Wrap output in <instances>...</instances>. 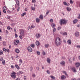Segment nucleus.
<instances>
[{
  "label": "nucleus",
  "instance_id": "8",
  "mask_svg": "<svg viewBox=\"0 0 80 80\" xmlns=\"http://www.w3.org/2000/svg\"><path fill=\"white\" fill-rule=\"evenodd\" d=\"M36 44L37 46H39V45H40V42L38 41H37L36 42Z\"/></svg>",
  "mask_w": 80,
  "mask_h": 80
},
{
  "label": "nucleus",
  "instance_id": "44",
  "mask_svg": "<svg viewBox=\"0 0 80 80\" xmlns=\"http://www.w3.org/2000/svg\"><path fill=\"white\" fill-rule=\"evenodd\" d=\"M8 13H12V12H11V11H10L9 10H8Z\"/></svg>",
  "mask_w": 80,
  "mask_h": 80
},
{
  "label": "nucleus",
  "instance_id": "49",
  "mask_svg": "<svg viewBox=\"0 0 80 80\" xmlns=\"http://www.w3.org/2000/svg\"><path fill=\"white\" fill-rule=\"evenodd\" d=\"M55 31H56V28H54L53 30V32H55Z\"/></svg>",
  "mask_w": 80,
  "mask_h": 80
},
{
  "label": "nucleus",
  "instance_id": "29",
  "mask_svg": "<svg viewBox=\"0 0 80 80\" xmlns=\"http://www.w3.org/2000/svg\"><path fill=\"white\" fill-rule=\"evenodd\" d=\"M3 54V51L2 50H1L0 51V55H2V54Z\"/></svg>",
  "mask_w": 80,
  "mask_h": 80
},
{
  "label": "nucleus",
  "instance_id": "20",
  "mask_svg": "<svg viewBox=\"0 0 80 80\" xmlns=\"http://www.w3.org/2000/svg\"><path fill=\"white\" fill-rule=\"evenodd\" d=\"M29 28L30 29H32V28H34V27H35L33 25H32L31 27L29 26Z\"/></svg>",
  "mask_w": 80,
  "mask_h": 80
},
{
  "label": "nucleus",
  "instance_id": "14",
  "mask_svg": "<svg viewBox=\"0 0 80 80\" xmlns=\"http://www.w3.org/2000/svg\"><path fill=\"white\" fill-rule=\"evenodd\" d=\"M63 3L64 5H66V6H68V5H70V4H69V3H68L67 4V2H63Z\"/></svg>",
  "mask_w": 80,
  "mask_h": 80
},
{
  "label": "nucleus",
  "instance_id": "7",
  "mask_svg": "<svg viewBox=\"0 0 80 80\" xmlns=\"http://www.w3.org/2000/svg\"><path fill=\"white\" fill-rule=\"evenodd\" d=\"M65 61H62L60 62V64L61 65L64 66L65 65Z\"/></svg>",
  "mask_w": 80,
  "mask_h": 80
},
{
  "label": "nucleus",
  "instance_id": "45",
  "mask_svg": "<svg viewBox=\"0 0 80 80\" xmlns=\"http://www.w3.org/2000/svg\"><path fill=\"white\" fill-rule=\"evenodd\" d=\"M36 68L37 69L38 71L39 70H40V68H39V67H37Z\"/></svg>",
  "mask_w": 80,
  "mask_h": 80
},
{
  "label": "nucleus",
  "instance_id": "23",
  "mask_svg": "<svg viewBox=\"0 0 80 80\" xmlns=\"http://www.w3.org/2000/svg\"><path fill=\"white\" fill-rule=\"evenodd\" d=\"M31 47L32 48H35V44H31L30 45Z\"/></svg>",
  "mask_w": 80,
  "mask_h": 80
},
{
  "label": "nucleus",
  "instance_id": "34",
  "mask_svg": "<svg viewBox=\"0 0 80 80\" xmlns=\"http://www.w3.org/2000/svg\"><path fill=\"white\" fill-rule=\"evenodd\" d=\"M63 35H67V33L66 32H65L63 33Z\"/></svg>",
  "mask_w": 80,
  "mask_h": 80
},
{
  "label": "nucleus",
  "instance_id": "54",
  "mask_svg": "<svg viewBox=\"0 0 80 80\" xmlns=\"http://www.w3.org/2000/svg\"><path fill=\"white\" fill-rule=\"evenodd\" d=\"M3 8L4 10H7V8H6V7L5 6H4L3 7Z\"/></svg>",
  "mask_w": 80,
  "mask_h": 80
},
{
  "label": "nucleus",
  "instance_id": "64",
  "mask_svg": "<svg viewBox=\"0 0 80 80\" xmlns=\"http://www.w3.org/2000/svg\"><path fill=\"white\" fill-rule=\"evenodd\" d=\"M77 48H80V46L78 45V46H77Z\"/></svg>",
  "mask_w": 80,
  "mask_h": 80
},
{
  "label": "nucleus",
  "instance_id": "9",
  "mask_svg": "<svg viewBox=\"0 0 80 80\" xmlns=\"http://www.w3.org/2000/svg\"><path fill=\"white\" fill-rule=\"evenodd\" d=\"M80 63L79 62H77L76 64V67H80Z\"/></svg>",
  "mask_w": 80,
  "mask_h": 80
},
{
  "label": "nucleus",
  "instance_id": "32",
  "mask_svg": "<svg viewBox=\"0 0 80 80\" xmlns=\"http://www.w3.org/2000/svg\"><path fill=\"white\" fill-rule=\"evenodd\" d=\"M3 45L5 46V45H6V42L5 41H3V43H2Z\"/></svg>",
  "mask_w": 80,
  "mask_h": 80
},
{
  "label": "nucleus",
  "instance_id": "37",
  "mask_svg": "<svg viewBox=\"0 0 80 80\" xmlns=\"http://www.w3.org/2000/svg\"><path fill=\"white\" fill-rule=\"evenodd\" d=\"M47 72L48 74H50V71L48 70L47 71Z\"/></svg>",
  "mask_w": 80,
  "mask_h": 80
},
{
  "label": "nucleus",
  "instance_id": "58",
  "mask_svg": "<svg viewBox=\"0 0 80 80\" xmlns=\"http://www.w3.org/2000/svg\"><path fill=\"white\" fill-rule=\"evenodd\" d=\"M19 38L20 39H22V36H20Z\"/></svg>",
  "mask_w": 80,
  "mask_h": 80
},
{
  "label": "nucleus",
  "instance_id": "21",
  "mask_svg": "<svg viewBox=\"0 0 80 80\" xmlns=\"http://www.w3.org/2000/svg\"><path fill=\"white\" fill-rule=\"evenodd\" d=\"M15 52L18 53H19L20 52V50H19L18 49H16L15 50Z\"/></svg>",
  "mask_w": 80,
  "mask_h": 80
},
{
  "label": "nucleus",
  "instance_id": "25",
  "mask_svg": "<svg viewBox=\"0 0 80 80\" xmlns=\"http://www.w3.org/2000/svg\"><path fill=\"white\" fill-rule=\"evenodd\" d=\"M51 78L53 80H55V77H54V76H51Z\"/></svg>",
  "mask_w": 80,
  "mask_h": 80
},
{
  "label": "nucleus",
  "instance_id": "60",
  "mask_svg": "<svg viewBox=\"0 0 80 80\" xmlns=\"http://www.w3.org/2000/svg\"><path fill=\"white\" fill-rule=\"evenodd\" d=\"M11 67L12 68H14V66H13V65H11Z\"/></svg>",
  "mask_w": 80,
  "mask_h": 80
},
{
  "label": "nucleus",
  "instance_id": "26",
  "mask_svg": "<svg viewBox=\"0 0 80 80\" xmlns=\"http://www.w3.org/2000/svg\"><path fill=\"white\" fill-rule=\"evenodd\" d=\"M20 10V5H18V9L17 10V12H18Z\"/></svg>",
  "mask_w": 80,
  "mask_h": 80
},
{
  "label": "nucleus",
  "instance_id": "56",
  "mask_svg": "<svg viewBox=\"0 0 80 80\" xmlns=\"http://www.w3.org/2000/svg\"><path fill=\"white\" fill-rule=\"evenodd\" d=\"M31 8H32V10H35V8H34L32 7Z\"/></svg>",
  "mask_w": 80,
  "mask_h": 80
},
{
  "label": "nucleus",
  "instance_id": "13",
  "mask_svg": "<svg viewBox=\"0 0 80 80\" xmlns=\"http://www.w3.org/2000/svg\"><path fill=\"white\" fill-rule=\"evenodd\" d=\"M39 18L41 20H43V15L42 14L41 15L39 16Z\"/></svg>",
  "mask_w": 80,
  "mask_h": 80
},
{
  "label": "nucleus",
  "instance_id": "55",
  "mask_svg": "<svg viewBox=\"0 0 80 80\" xmlns=\"http://www.w3.org/2000/svg\"><path fill=\"white\" fill-rule=\"evenodd\" d=\"M3 13H6V11H5V10L3 9Z\"/></svg>",
  "mask_w": 80,
  "mask_h": 80
},
{
  "label": "nucleus",
  "instance_id": "57",
  "mask_svg": "<svg viewBox=\"0 0 80 80\" xmlns=\"http://www.w3.org/2000/svg\"><path fill=\"white\" fill-rule=\"evenodd\" d=\"M32 2H36V1L35 0H32Z\"/></svg>",
  "mask_w": 80,
  "mask_h": 80
},
{
  "label": "nucleus",
  "instance_id": "19",
  "mask_svg": "<svg viewBox=\"0 0 80 80\" xmlns=\"http://www.w3.org/2000/svg\"><path fill=\"white\" fill-rule=\"evenodd\" d=\"M15 1H16L17 5H19V1L18 0H15Z\"/></svg>",
  "mask_w": 80,
  "mask_h": 80
},
{
  "label": "nucleus",
  "instance_id": "39",
  "mask_svg": "<svg viewBox=\"0 0 80 80\" xmlns=\"http://www.w3.org/2000/svg\"><path fill=\"white\" fill-rule=\"evenodd\" d=\"M42 54L43 55H46V53H45V52L43 51L42 52Z\"/></svg>",
  "mask_w": 80,
  "mask_h": 80
},
{
  "label": "nucleus",
  "instance_id": "35",
  "mask_svg": "<svg viewBox=\"0 0 80 80\" xmlns=\"http://www.w3.org/2000/svg\"><path fill=\"white\" fill-rule=\"evenodd\" d=\"M32 69H33V67H32V66L30 67V71H31V72H32Z\"/></svg>",
  "mask_w": 80,
  "mask_h": 80
},
{
  "label": "nucleus",
  "instance_id": "3",
  "mask_svg": "<svg viewBox=\"0 0 80 80\" xmlns=\"http://www.w3.org/2000/svg\"><path fill=\"white\" fill-rule=\"evenodd\" d=\"M16 74V73L15 72H13V73H12L11 74V77L12 78H13L14 79H15V78H16L17 76L15 75Z\"/></svg>",
  "mask_w": 80,
  "mask_h": 80
},
{
  "label": "nucleus",
  "instance_id": "59",
  "mask_svg": "<svg viewBox=\"0 0 80 80\" xmlns=\"http://www.w3.org/2000/svg\"><path fill=\"white\" fill-rule=\"evenodd\" d=\"M7 28L8 30H10V27H8Z\"/></svg>",
  "mask_w": 80,
  "mask_h": 80
},
{
  "label": "nucleus",
  "instance_id": "46",
  "mask_svg": "<svg viewBox=\"0 0 80 80\" xmlns=\"http://www.w3.org/2000/svg\"><path fill=\"white\" fill-rule=\"evenodd\" d=\"M50 21L51 22H53V20L52 19H51L50 20Z\"/></svg>",
  "mask_w": 80,
  "mask_h": 80
},
{
  "label": "nucleus",
  "instance_id": "52",
  "mask_svg": "<svg viewBox=\"0 0 80 80\" xmlns=\"http://www.w3.org/2000/svg\"><path fill=\"white\" fill-rule=\"evenodd\" d=\"M17 75L18 76H19V75H20V73L19 72H17Z\"/></svg>",
  "mask_w": 80,
  "mask_h": 80
},
{
  "label": "nucleus",
  "instance_id": "24",
  "mask_svg": "<svg viewBox=\"0 0 80 80\" xmlns=\"http://www.w3.org/2000/svg\"><path fill=\"white\" fill-rule=\"evenodd\" d=\"M36 36L37 38H40V34H38V35H36Z\"/></svg>",
  "mask_w": 80,
  "mask_h": 80
},
{
  "label": "nucleus",
  "instance_id": "42",
  "mask_svg": "<svg viewBox=\"0 0 80 80\" xmlns=\"http://www.w3.org/2000/svg\"><path fill=\"white\" fill-rule=\"evenodd\" d=\"M70 2L71 4H73V1L72 0H70Z\"/></svg>",
  "mask_w": 80,
  "mask_h": 80
},
{
  "label": "nucleus",
  "instance_id": "41",
  "mask_svg": "<svg viewBox=\"0 0 80 80\" xmlns=\"http://www.w3.org/2000/svg\"><path fill=\"white\" fill-rule=\"evenodd\" d=\"M68 60H69V62H71V63H72V61H71V58H68Z\"/></svg>",
  "mask_w": 80,
  "mask_h": 80
},
{
  "label": "nucleus",
  "instance_id": "47",
  "mask_svg": "<svg viewBox=\"0 0 80 80\" xmlns=\"http://www.w3.org/2000/svg\"><path fill=\"white\" fill-rule=\"evenodd\" d=\"M55 24L54 23H53L52 24V28H53L54 27H55Z\"/></svg>",
  "mask_w": 80,
  "mask_h": 80
},
{
  "label": "nucleus",
  "instance_id": "5",
  "mask_svg": "<svg viewBox=\"0 0 80 80\" xmlns=\"http://www.w3.org/2000/svg\"><path fill=\"white\" fill-rule=\"evenodd\" d=\"M71 69L72 70L73 72H77V71L76 70V69L74 67H72L71 68Z\"/></svg>",
  "mask_w": 80,
  "mask_h": 80
},
{
  "label": "nucleus",
  "instance_id": "61",
  "mask_svg": "<svg viewBox=\"0 0 80 80\" xmlns=\"http://www.w3.org/2000/svg\"><path fill=\"white\" fill-rule=\"evenodd\" d=\"M10 17H11V16H8L7 18H8V19H10Z\"/></svg>",
  "mask_w": 80,
  "mask_h": 80
},
{
  "label": "nucleus",
  "instance_id": "6",
  "mask_svg": "<svg viewBox=\"0 0 80 80\" xmlns=\"http://www.w3.org/2000/svg\"><path fill=\"white\" fill-rule=\"evenodd\" d=\"M28 50L29 52H32V49L30 46L28 48Z\"/></svg>",
  "mask_w": 80,
  "mask_h": 80
},
{
  "label": "nucleus",
  "instance_id": "4",
  "mask_svg": "<svg viewBox=\"0 0 80 80\" xmlns=\"http://www.w3.org/2000/svg\"><path fill=\"white\" fill-rule=\"evenodd\" d=\"M20 33L22 36H24V31L23 29H21L20 31Z\"/></svg>",
  "mask_w": 80,
  "mask_h": 80
},
{
  "label": "nucleus",
  "instance_id": "31",
  "mask_svg": "<svg viewBox=\"0 0 80 80\" xmlns=\"http://www.w3.org/2000/svg\"><path fill=\"white\" fill-rule=\"evenodd\" d=\"M16 42L17 43H20V41H19V40L18 39H17L16 41Z\"/></svg>",
  "mask_w": 80,
  "mask_h": 80
},
{
  "label": "nucleus",
  "instance_id": "17",
  "mask_svg": "<svg viewBox=\"0 0 80 80\" xmlns=\"http://www.w3.org/2000/svg\"><path fill=\"white\" fill-rule=\"evenodd\" d=\"M40 19H39L38 18H36V22L37 23H38L39 22H40Z\"/></svg>",
  "mask_w": 80,
  "mask_h": 80
},
{
  "label": "nucleus",
  "instance_id": "63",
  "mask_svg": "<svg viewBox=\"0 0 80 80\" xmlns=\"http://www.w3.org/2000/svg\"><path fill=\"white\" fill-rule=\"evenodd\" d=\"M19 73H21V74H22V73H23V72L22 71H20Z\"/></svg>",
  "mask_w": 80,
  "mask_h": 80
},
{
  "label": "nucleus",
  "instance_id": "51",
  "mask_svg": "<svg viewBox=\"0 0 80 80\" xmlns=\"http://www.w3.org/2000/svg\"><path fill=\"white\" fill-rule=\"evenodd\" d=\"M19 62H20V63H22V59H20Z\"/></svg>",
  "mask_w": 80,
  "mask_h": 80
},
{
  "label": "nucleus",
  "instance_id": "12",
  "mask_svg": "<svg viewBox=\"0 0 80 80\" xmlns=\"http://www.w3.org/2000/svg\"><path fill=\"white\" fill-rule=\"evenodd\" d=\"M75 35L76 37H78L79 36V32H76L75 33Z\"/></svg>",
  "mask_w": 80,
  "mask_h": 80
},
{
  "label": "nucleus",
  "instance_id": "15",
  "mask_svg": "<svg viewBox=\"0 0 80 80\" xmlns=\"http://www.w3.org/2000/svg\"><path fill=\"white\" fill-rule=\"evenodd\" d=\"M47 62L48 63H50V59L49 58H48L47 59Z\"/></svg>",
  "mask_w": 80,
  "mask_h": 80
},
{
  "label": "nucleus",
  "instance_id": "27",
  "mask_svg": "<svg viewBox=\"0 0 80 80\" xmlns=\"http://www.w3.org/2000/svg\"><path fill=\"white\" fill-rule=\"evenodd\" d=\"M26 14V12H23L22 14L21 15V17H23L24 15Z\"/></svg>",
  "mask_w": 80,
  "mask_h": 80
},
{
  "label": "nucleus",
  "instance_id": "43",
  "mask_svg": "<svg viewBox=\"0 0 80 80\" xmlns=\"http://www.w3.org/2000/svg\"><path fill=\"white\" fill-rule=\"evenodd\" d=\"M61 28L60 27H59L58 28V30H60V29H61Z\"/></svg>",
  "mask_w": 80,
  "mask_h": 80
},
{
  "label": "nucleus",
  "instance_id": "40",
  "mask_svg": "<svg viewBox=\"0 0 80 80\" xmlns=\"http://www.w3.org/2000/svg\"><path fill=\"white\" fill-rule=\"evenodd\" d=\"M3 51H4V52H6V49L5 48H3Z\"/></svg>",
  "mask_w": 80,
  "mask_h": 80
},
{
  "label": "nucleus",
  "instance_id": "33",
  "mask_svg": "<svg viewBox=\"0 0 80 80\" xmlns=\"http://www.w3.org/2000/svg\"><path fill=\"white\" fill-rule=\"evenodd\" d=\"M49 12H50V11L48 10L47 12L46 13V16H47V15H48V13H49Z\"/></svg>",
  "mask_w": 80,
  "mask_h": 80
},
{
  "label": "nucleus",
  "instance_id": "18",
  "mask_svg": "<svg viewBox=\"0 0 80 80\" xmlns=\"http://www.w3.org/2000/svg\"><path fill=\"white\" fill-rule=\"evenodd\" d=\"M71 40L69 39L68 40V41H67V42L69 44H71Z\"/></svg>",
  "mask_w": 80,
  "mask_h": 80
},
{
  "label": "nucleus",
  "instance_id": "11",
  "mask_svg": "<svg viewBox=\"0 0 80 80\" xmlns=\"http://www.w3.org/2000/svg\"><path fill=\"white\" fill-rule=\"evenodd\" d=\"M61 78L62 80H63V79H65L66 78V77L65 76L63 75L61 76Z\"/></svg>",
  "mask_w": 80,
  "mask_h": 80
},
{
  "label": "nucleus",
  "instance_id": "1",
  "mask_svg": "<svg viewBox=\"0 0 80 80\" xmlns=\"http://www.w3.org/2000/svg\"><path fill=\"white\" fill-rule=\"evenodd\" d=\"M62 43V40L59 37H57L55 40V45L56 46H60Z\"/></svg>",
  "mask_w": 80,
  "mask_h": 80
},
{
  "label": "nucleus",
  "instance_id": "2",
  "mask_svg": "<svg viewBox=\"0 0 80 80\" xmlns=\"http://www.w3.org/2000/svg\"><path fill=\"white\" fill-rule=\"evenodd\" d=\"M68 20L65 19H61L60 21V23L61 25H66L67 23Z\"/></svg>",
  "mask_w": 80,
  "mask_h": 80
},
{
  "label": "nucleus",
  "instance_id": "36",
  "mask_svg": "<svg viewBox=\"0 0 80 80\" xmlns=\"http://www.w3.org/2000/svg\"><path fill=\"white\" fill-rule=\"evenodd\" d=\"M6 52H8V53H9V52H10V50H9V49L7 48L6 49Z\"/></svg>",
  "mask_w": 80,
  "mask_h": 80
},
{
  "label": "nucleus",
  "instance_id": "22",
  "mask_svg": "<svg viewBox=\"0 0 80 80\" xmlns=\"http://www.w3.org/2000/svg\"><path fill=\"white\" fill-rule=\"evenodd\" d=\"M15 67H16V68H17V69H18V70H19V69H20V67H19L18 65L16 64V65H15Z\"/></svg>",
  "mask_w": 80,
  "mask_h": 80
},
{
  "label": "nucleus",
  "instance_id": "10",
  "mask_svg": "<svg viewBox=\"0 0 80 80\" xmlns=\"http://www.w3.org/2000/svg\"><path fill=\"white\" fill-rule=\"evenodd\" d=\"M78 22V20L77 19H75L73 20V24H75L77 22Z\"/></svg>",
  "mask_w": 80,
  "mask_h": 80
},
{
  "label": "nucleus",
  "instance_id": "48",
  "mask_svg": "<svg viewBox=\"0 0 80 80\" xmlns=\"http://www.w3.org/2000/svg\"><path fill=\"white\" fill-rule=\"evenodd\" d=\"M14 44H16V45H17V44H16V41L14 40Z\"/></svg>",
  "mask_w": 80,
  "mask_h": 80
},
{
  "label": "nucleus",
  "instance_id": "38",
  "mask_svg": "<svg viewBox=\"0 0 80 80\" xmlns=\"http://www.w3.org/2000/svg\"><path fill=\"white\" fill-rule=\"evenodd\" d=\"M3 65H5V60H3L2 62Z\"/></svg>",
  "mask_w": 80,
  "mask_h": 80
},
{
  "label": "nucleus",
  "instance_id": "30",
  "mask_svg": "<svg viewBox=\"0 0 80 80\" xmlns=\"http://www.w3.org/2000/svg\"><path fill=\"white\" fill-rule=\"evenodd\" d=\"M37 53L38 54V55H40V52L38 51H37Z\"/></svg>",
  "mask_w": 80,
  "mask_h": 80
},
{
  "label": "nucleus",
  "instance_id": "28",
  "mask_svg": "<svg viewBox=\"0 0 80 80\" xmlns=\"http://www.w3.org/2000/svg\"><path fill=\"white\" fill-rule=\"evenodd\" d=\"M45 47L46 48H48L49 47V44H46L45 45Z\"/></svg>",
  "mask_w": 80,
  "mask_h": 80
},
{
  "label": "nucleus",
  "instance_id": "50",
  "mask_svg": "<svg viewBox=\"0 0 80 80\" xmlns=\"http://www.w3.org/2000/svg\"><path fill=\"white\" fill-rule=\"evenodd\" d=\"M0 61H2L3 60V57H2L0 58Z\"/></svg>",
  "mask_w": 80,
  "mask_h": 80
},
{
  "label": "nucleus",
  "instance_id": "62",
  "mask_svg": "<svg viewBox=\"0 0 80 80\" xmlns=\"http://www.w3.org/2000/svg\"><path fill=\"white\" fill-rule=\"evenodd\" d=\"M32 77H35V74H33L32 75Z\"/></svg>",
  "mask_w": 80,
  "mask_h": 80
},
{
  "label": "nucleus",
  "instance_id": "16",
  "mask_svg": "<svg viewBox=\"0 0 80 80\" xmlns=\"http://www.w3.org/2000/svg\"><path fill=\"white\" fill-rule=\"evenodd\" d=\"M67 10H68V12H70V11H71V10H72L71 8H70L69 7H67Z\"/></svg>",
  "mask_w": 80,
  "mask_h": 80
},
{
  "label": "nucleus",
  "instance_id": "53",
  "mask_svg": "<svg viewBox=\"0 0 80 80\" xmlns=\"http://www.w3.org/2000/svg\"><path fill=\"white\" fill-rule=\"evenodd\" d=\"M15 37L16 38H17L18 37V35L17 34H15Z\"/></svg>",
  "mask_w": 80,
  "mask_h": 80
}]
</instances>
